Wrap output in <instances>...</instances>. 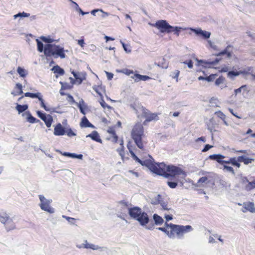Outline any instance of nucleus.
I'll list each match as a JSON object with an SVG mask.
<instances>
[{"mask_svg":"<svg viewBox=\"0 0 255 255\" xmlns=\"http://www.w3.org/2000/svg\"><path fill=\"white\" fill-rule=\"evenodd\" d=\"M198 63L199 64H210L211 65H215L218 63L219 61L221 60L220 58H216L214 60L211 61H208L204 60H198V59H196Z\"/></svg>","mask_w":255,"mask_h":255,"instance_id":"4be33fe9","label":"nucleus"},{"mask_svg":"<svg viewBox=\"0 0 255 255\" xmlns=\"http://www.w3.org/2000/svg\"><path fill=\"white\" fill-rule=\"evenodd\" d=\"M156 229L164 232L170 239H174L175 238L174 234H172L170 232H169L167 230V229L165 227H158V228H157Z\"/></svg>","mask_w":255,"mask_h":255,"instance_id":"bb28decb","label":"nucleus"},{"mask_svg":"<svg viewBox=\"0 0 255 255\" xmlns=\"http://www.w3.org/2000/svg\"><path fill=\"white\" fill-rule=\"evenodd\" d=\"M99 103L101 105V106L104 108H108V109H112V108L110 106L107 104L105 101L104 100L103 97L100 98V100L99 101Z\"/></svg>","mask_w":255,"mask_h":255,"instance_id":"37998d69","label":"nucleus"},{"mask_svg":"<svg viewBox=\"0 0 255 255\" xmlns=\"http://www.w3.org/2000/svg\"><path fill=\"white\" fill-rule=\"evenodd\" d=\"M28 108L27 105H21L17 104L16 106V109L18 111V113H22L25 111Z\"/></svg>","mask_w":255,"mask_h":255,"instance_id":"c85d7f7f","label":"nucleus"},{"mask_svg":"<svg viewBox=\"0 0 255 255\" xmlns=\"http://www.w3.org/2000/svg\"><path fill=\"white\" fill-rule=\"evenodd\" d=\"M93 89L100 96L101 98L103 97L101 92L100 91V90H103V87H102V86H94L93 87Z\"/></svg>","mask_w":255,"mask_h":255,"instance_id":"09e8293b","label":"nucleus"},{"mask_svg":"<svg viewBox=\"0 0 255 255\" xmlns=\"http://www.w3.org/2000/svg\"><path fill=\"white\" fill-rule=\"evenodd\" d=\"M152 217L154 224L156 226L161 225L164 222L163 218L157 214H154Z\"/></svg>","mask_w":255,"mask_h":255,"instance_id":"b1692460","label":"nucleus"},{"mask_svg":"<svg viewBox=\"0 0 255 255\" xmlns=\"http://www.w3.org/2000/svg\"><path fill=\"white\" fill-rule=\"evenodd\" d=\"M142 116L146 118L145 122H150L153 120H158L157 115L155 113H151L147 109L143 107H141Z\"/></svg>","mask_w":255,"mask_h":255,"instance_id":"f8f14e48","label":"nucleus"},{"mask_svg":"<svg viewBox=\"0 0 255 255\" xmlns=\"http://www.w3.org/2000/svg\"><path fill=\"white\" fill-rule=\"evenodd\" d=\"M90 123L88 119L84 116L81 119L80 126L81 128H88Z\"/></svg>","mask_w":255,"mask_h":255,"instance_id":"cd10ccee","label":"nucleus"},{"mask_svg":"<svg viewBox=\"0 0 255 255\" xmlns=\"http://www.w3.org/2000/svg\"><path fill=\"white\" fill-rule=\"evenodd\" d=\"M130 77L134 80L135 82H138L140 81H145L151 79V78L147 75H142L138 73H135L133 75L131 76Z\"/></svg>","mask_w":255,"mask_h":255,"instance_id":"f3484780","label":"nucleus"},{"mask_svg":"<svg viewBox=\"0 0 255 255\" xmlns=\"http://www.w3.org/2000/svg\"><path fill=\"white\" fill-rule=\"evenodd\" d=\"M51 70L56 74L55 77L56 78H58L59 76H62L65 74L64 70L58 65L54 66Z\"/></svg>","mask_w":255,"mask_h":255,"instance_id":"6ab92c4d","label":"nucleus"},{"mask_svg":"<svg viewBox=\"0 0 255 255\" xmlns=\"http://www.w3.org/2000/svg\"><path fill=\"white\" fill-rule=\"evenodd\" d=\"M243 90L244 91H247V86L246 85H243L242 86H241L240 88L236 89L234 90V92L237 95L238 94L240 93Z\"/></svg>","mask_w":255,"mask_h":255,"instance_id":"79ce46f5","label":"nucleus"},{"mask_svg":"<svg viewBox=\"0 0 255 255\" xmlns=\"http://www.w3.org/2000/svg\"><path fill=\"white\" fill-rule=\"evenodd\" d=\"M182 63L184 64H187L189 68H192L193 67V62L192 60L185 61Z\"/></svg>","mask_w":255,"mask_h":255,"instance_id":"13d9d810","label":"nucleus"},{"mask_svg":"<svg viewBox=\"0 0 255 255\" xmlns=\"http://www.w3.org/2000/svg\"><path fill=\"white\" fill-rule=\"evenodd\" d=\"M15 90V91L12 92V94H13L14 96L20 95L23 93L22 87L21 84L20 83H17L16 84Z\"/></svg>","mask_w":255,"mask_h":255,"instance_id":"a878e982","label":"nucleus"},{"mask_svg":"<svg viewBox=\"0 0 255 255\" xmlns=\"http://www.w3.org/2000/svg\"><path fill=\"white\" fill-rule=\"evenodd\" d=\"M40 38L41 40L47 44H51L53 42L55 41V40L50 38L49 36L46 37L44 36H41Z\"/></svg>","mask_w":255,"mask_h":255,"instance_id":"4c0bfd02","label":"nucleus"},{"mask_svg":"<svg viewBox=\"0 0 255 255\" xmlns=\"http://www.w3.org/2000/svg\"><path fill=\"white\" fill-rule=\"evenodd\" d=\"M223 170H226L228 172H231L233 175L235 174V172L234 169H233V168L232 167H231L230 166H228V165H224V166H223Z\"/></svg>","mask_w":255,"mask_h":255,"instance_id":"de8ad7c7","label":"nucleus"},{"mask_svg":"<svg viewBox=\"0 0 255 255\" xmlns=\"http://www.w3.org/2000/svg\"><path fill=\"white\" fill-rule=\"evenodd\" d=\"M189 29L194 32L196 36H200L204 39H207L211 36V32L202 30L201 28L190 27Z\"/></svg>","mask_w":255,"mask_h":255,"instance_id":"9b49d317","label":"nucleus"},{"mask_svg":"<svg viewBox=\"0 0 255 255\" xmlns=\"http://www.w3.org/2000/svg\"><path fill=\"white\" fill-rule=\"evenodd\" d=\"M216 76V74H211L209 76L206 77V81L208 82H212L214 80Z\"/></svg>","mask_w":255,"mask_h":255,"instance_id":"864d4df0","label":"nucleus"},{"mask_svg":"<svg viewBox=\"0 0 255 255\" xmlns=\"http://www.w3.org/2000/svg\"><path fill=\"white\" fill-rule=\"evenodd\" d=\"M33 99H37L40 102V106L42 108H43L45 111L47 112L50 111V109L48 108L45 104L42 96L40 93H33Z\"/></svg>","mask_w":255,"mask_h":255,"instance_id":"ddd939ff","label":"nucleus"},{"mask_svg":"<svg viewBox=\"0 0 255 255\" xmlns=\"http://www.w3.org/2000/svg\"><path fill=\"white\" fill-rule=\"evenodd\" d=\"M232 47L231 45H228L224 50L221 52L215 54L217 56L226 55L227 57L230 58L232 57V50H230V48Z\"/></svg>","mask_w":255,"mask_h":255,"instance_id":"4468645a","label":"nucleus"},{"mask_svg":"<svg viewBox=\"0 0 255 255\" xmlns=\"http://www.w3.org/2000/svg\"><path fill=\"white\" fill-rule=\"evenodd\" d=\"M215 114L222 120H224V119H226V115L220 111L216 112Z\"/></svg>","mask_w":255,"mask_h":255,"instance_id":"603ef678","label":"nucleus"},{"mask_svg":"<svg viewBox=\"0 0 255 255\" xmlns=\"http://www.w3.org/2000/svg\"><path fill=\"white\" fill-rule=\"evenodd\" d=\"M89 249H92L93 250H101V251H104L106 248L104 247H99L97 245L91 244Z\"/></svg>","mask_w":255,"mask_h":255,"instance_id":"49530a36","label":"nucleus"},{"mask_svg":"<svg viewBox=\"0 0 255 255\" xmlns=\"http://www.w3.org/2000/svg\"><path fill=\"white\" fill-rule=\"evenodd\" d=\"M238 160L243 162L246 165H248L249 163H252L254 161V159L248 157L245 155H241L238 156Z\"/></svg>","mask_w":255,"mask_h":255,"instance_id":"5701e85b","label":"nucleus"},{"mask_svg":"<svg viewBox=\"0 0 255 255\" xmlns=\"http://www.w3.org/2000/svg\"><path fill=\"white\" fill-rule=\"evenodd\" d=\"M37 46V50L40 52H43L44 55L47 58L53 57L54 58L60 57L64 59L66 57L65 52H68V51L65 50L64 48L59 45L55 44H46L45 45L42 41L38 39H36Z\"/></svg>","mask_w":255,"mask_h":255,"instance_id":"f03ea898","label":"nucleus"},{"mask_svg":"<svg viewBox=\"0 0 255 255\" xmlns=\"http://www.w3.org/2000/svg\"><path fill=\"white\" fill-rule=\"evenodd\" d=\"M22 116L26 122L32 123V115L30 112H25L22 114Z\"/></svg>","mask_w":255,"mask_h":255,"instance_id":"c756f323","label":"nucleus"},{"mask_svg":"<svg viewBox=\"0 0 255 255\" xmlns=\"http://www.w3.org/2000/svg\"><path fill=\"white\" fill-rule=\"evenodd\" d=\"M239 75V71H235L234 70L228 71L227 73L228 77L231 79H233L235 77Z\"/></svg>","mask_w":255,"mask_h":255,"instance_id":"473e14b6","label":"nucleus"},{"mask_svg":"<svg viewBox=\"0 0 255 255\" xmlns=\"http://www.w3.org/2000/svg\"><path fill=\"white\" fill-rule=\"evenodd\" d=\"M130 142L128 143L127 144V147L129 150V152H130L131 157L132 158L137 162L139 163L142 166H145L147 167L150 171H151L152 168H153V166L154 165V162L152 161L150 159H146L145 160H141L134 153V152L132 151L131 148L129 146Z\"/></svg>","mask_w":255,"mask_h":255,"instance_id":"0eeeda50","label":"nucleus"},{"mask_svg":"<svg viewBox=\"0 0 255 255\" xmlns=\"http://www.w3.org/2000/svg\"><path fill=\"white\" fill-rule=\"evenodd\" d=\"M107 132L111 134L112 135V136H114V135L116 134L115 130L114 129V128H112V127L109 128H108V129L107 130Z\"/></svg>","mask_w":255,"mask_h":255,"instance_id":"338daca9","label":"nucleus"},{"mask_svg":"<svg viewBox=\"0 0 255 255\" xmlns=\"http://www.w3.org/2000/svg\"><path fill=\"white\" fill-rule=\"evenodd\" d=\"M144 135L143 126L140 124H136L131 130V136L136 145L141 149L144 147L142 142Z\"/></svg>","mask_w":255,"mask_h":255,"instance_id":"20e7f679","label":"nucleus"},{"mask_svg":"<svg viewBox=\"0 0 255 255\" xmlns=\"http://www.w3.org/2000/svg\"><path fill=\"white\" fill-rule=\"evenodd\" d=\"M254 188H255V179L251 182H249L245 187V189L247 191H251Z\"/></svg>","mask_w":255,"mask_h":255,"instance_id":"2f4dec72","label":"nucleus"},{"mask_svg":"<svg viewBox=\"0 0 255 255\" xmlns=\"http://www.w3.org/2000/svg\"><path fill=\"white\" fill-rule=\"evenodd\" d=\"M72 74L78 83V85L81 84L83 80L85 79V74L83 73H79L75 72L74 71H72Z\"/></svg>","mask_w":255,"mask_h":255,"instance_id":"dca6fc26","label":"nucleus"},{"mask_svg":"<svg viewBox=\"0 0 255 255\" xmlns=\"http://www.w3.org/2000/svg\"><path fill=\"white\" fill-rule=\"evenodd\" d=\"M225 78L223 76H220L217 78L215 81V85L219 86L220 84L222 83Z\"/></svg>","mask_w":255,"mask_h":255,"instance_id":"5fc2aeb1","label":"nucleus"},{"mask_svg":"<svg viewBox=\"0 0 255 255\" xmlns=\"http://www.w3.org/2000/svg\"><path fill=\"white\" fill-rule=\"evenodd\" d=\"M161 199V196L160 194H158L156 196L153 198L151 200V203L152 205H157L160 203Z\"/></svg>","mask_w":255,"mask_h":255,"instance_id":"72a5a7b5","label":"nucleus"},{"mask_svg":"<svg viewBox=\"0 0 255 255\" xmlns=\"http://www.w3.org/2000/svg\"><path fill=\"white\" fill-rule=\"evenodd\" d=\"M121 43L122 45V46L125 51V52L127 53H129L131 52V49L129 46L125 43L124 42H123L122 40H121Z\"/></svg>","mask_w":255,"mask_h":255,"instance_id":"c03bdc74","label":"nucleus"},{"mask_svg":"<svg viewBox=\"0 0 255 255\" xmlns=\"http://www.w3.org/2000/svg\"><path fill=\"white\" fill-rule=\"evenodd\" d=\"M213 147V146L209 144H207L205 145L204 147L202 150V152H206V151H208L210 149L212 148Z\"/></svg>","mask_w":255,"mask_h":255,"instance_id":"e2e57ef3","label":"nucleus"},{"mask_svg":"<svg viewBox=\"0 0 255 255\" xmlns=\"http://www.w3.org/2000/svg\"><path fill=\"white\" fill-rule=\"evenodd\" d=\"M225 158V156L221 154H214L212 155H210L209 156V158L216 161L220 164H222V161L224 158Z\"/></svg>","mask_w":255,"mask_h":255,"instance_id":"aec40b11","label":"nucleus"},{"mask_svg":"<svg viewBox=\"0 0 255 255\" xmlns=\"http://www.w3.org/2000/svg\"><path fill=\"white\" fill-rule=\"evenodd\" d=\"M38 196L40 201L39 206L41 209L50 214L54 213L55 209L50 206L52 200L46 199L43 195H39Z\"/></svg>","mask_w":255,"mask_h":255,"instance_id":"6e6552de","label":"nucleus"},{"mask_svg":"<svg viewBox=\"0 0 255 255\" xmlns=\"http://www.w3.org/2000/svg\"><path fill=\"white\" fill-rule=\"evenodd\" d=\"M122 72L123 73H124L125 74H126V75H128L129 76L130 74H133V71L131 70H129V69H123Z\"/></svg>","mask_w":255,"mask_h":255,"instance_id":"0e129e2a","label":"nucleus"},{"mask_svg":"<svg viewBox=\"0 0 255 255\" xmlns=\"http://www.w3.org/2000/svg\"><path fill=\"white\" fill-rule=\"evenodd\" d=\"M53 133L56 136L66 134L70 137L76 135V133L70 127H63L60 123H58L55 126Z\"/></svg>","mask_w":255,"mask_h":255,"instance_id":"423d86ee","label":"nucleus"},{"mask_svg":"<svg viewBox=\"0 0 255 255\" xmlns=\"http://www.w3.org/2000/svg\"><path fill=\"white\" fill-rule=\"evenodd\" d=\"M86 137H90L93 140L101 143L102 142V140L100 138L99 133L96 130L92 131L91 133L86 135Z\"/></svg>","mask_w":255,"mask_h":255,"instance_id":"a211bd4d","label":"nucleus"},{"mask_svg":"<svg viewBox=\"0 0 255 255\" xmlns=\"http://www.w3.org/2000/svg\"><path fill=\"white\" fill-rule=\"evenodd\" d=\"M36 113L38 117L44 121L46 127L50 128L53 121L52 117L50 115L46 114L41 111H37Z\"/></svg>","mask_w":255,"mask_h":255,"instance_id":"9d476101","label":"nucleus"},{"mask_svg":"<svg viewBox=\"0 0 255 255\" xmlns=\"http://www.w3.org/2000/svg\"><path fill=\"white\" fill-rule=\"evenodd\" d=\"M128 210L129 217L132 219L137 221L140 226L144 227L150 222L148 214L143 211L141 208L138 206H131L128 207Z\"/></svg>","mask_w":255,"mask_h":255,"instance_id":"7ed1b4c3","label":"nucleus"},{"mask_svg":"<svg viewBox=\"0 0 255 255\" xmlns=\"http://www.w3.org/2000/svg\"><path fill=\"white\" fill-rule=\"evenodd\" d=\"M59 83L61 85V90H70L73 88L72 85H70L67 82L60 81Z\"/></svg>","mask_w":255,"mask_h":255,"instance_id":"e433bc0d","label":"nucleus"},{"mask_svg":"<svg viewBox=\"0 0 255 255\" xmlns=\"http://www.w3.org/2000/svg\"><path fill=\"white\" fill-rule=\"evenodd\" d=\"M5 228L7 231L12 230L15 228V225L12 219L9 218L4 225Z\"/></svg>","mask_w":255,"mask_h":255,"instance_id":"412c9836","label":"nucleus"},{"mask_svg":"<svg viewBox=\"0 0 255 255\" xmlns=\"http://www.w3.org/2000/svg\"><path fill=\"white\" fill-rule=\"evenodd\" d=\"M247 34L248 35L252 38L254 41H255V33H252L251 31H247Z\"/></svg>","mask_w":255,"mask_h":255,"instance_id":"774afa93","label":"nucleus"},{"mask_svg":"<svg viewBox=\"0 0 255 255\" xmlns=\"http://www.w3.org/2000/svg\"><path fill=\"white\" fill-rule=\"evenodd\" d=\"M62 218L65 219L71 225H75L76 219L65 215H62Z\"/></svg>","mask_w":255,"mask_h":255,"instance_id":"a18cd8bd","label":"nucleus"},{"mask_svg":"<svg viewBox=\"0 0 255 255\" xmlns=\"http://www.w3.org/2000/svg\"><path fill=\"white\" fill-rule=\"evenodd\" d=\"M119 204L126 207L128 208V207H129V206L130 205V207H131V204L130 203H129L128 202L126 201L125 200H122L119 202Z\"/></svg>","mask_w":255,"mask_h":255,"instance_id":"bf43d9fd","label":"nucleus"},{"mask_svg":"<svg viewBox=\"0 0 255 255\" xmlns=\"http://www.w3.org/2000/svg\"><path fill=\"white\" fill-rule=\"evenodd\" d=\"M182 29V28L181 27H179V26H172V28H169V30H170L169 33L174 32L175 34L178 36L179 35V33L181 31V30Z\"/></svg>","mask_w":255,"mask_h":255,"instance_id":"7c9ffc66","label":"nucleus"},{"mask_svg":"<svg viewBox=\"0 0 255 255\" xmlns=\"http://www.w3.org/2000/svg\"><path fill=\"white\" fill-rule=\"evenodd\" d=\"M83 155L82 154H77L75 153H71L69 152L68 154V157L71 158H77L79 159H83Z\"/></svg>","mask_w":255,"mask_h":255,"instance_id":"ea45409f","label":"nucleus"},{"mask_svg":"<svg viewBox=\"0 0 255 255\" xmlns=\"http://www.w3.org/2000/svg\"><path fill=\"white\" fill-rule=\"evenodd\" d=\"M29 15H30L29 14H28L27 13L23 12L22 13L19 12V13H17V14L14 15V17L15 18H16L17 17H27Z\"/></svg>","mask_w":255,"mask_h":255,"instance_id":"4d7b16f0","label":"nucleus"},{"mask_svg":"<svg viewBox=\"0 0 255 255\" xmlns=\"http://www.w3.org/2000/svg\"><path fill=\"white\" fill-rule=\"evenodd\" d=\"M79 109L80 112L83 115L86 114L85 110L87 108V106H79L78 107Z\"/></svg>","mask_w":255,"mask_h":255,"instance_id":"69168bd1","label":"nucleus"},{"mask_svg":"<svg viewBox=\"0 0 255 255\" xmlns=\"http://www.w3.org/2000/svg\"><path fill=\"white\" fill-rule=\"evenodd\" d=\"M154 223L153 224L152 222H151V223H149L144 227H145V229L152 231L154 229Z\"/></svg>","mask_w":255,"mask_h":255,"instance_id":"6e6d98bb","label":"nucleus"},{"mask_svg":"<svg viewBox=\"0 0 255 255\" xmlns=\"http://www.w3.org/2000/svg\"><path fill=\"white\" fill-rule=\"evenodd\" d=\"M10 217L6 213H3L0 214V222L4 225V224L6 222L7 220Z\"/></svg>","mask_w":255,"mask_h":255,"instance_id":"c9c22d12","label":"nucleus"},{"mask_svg":"<svg viewBox=\"0 0 255 255\" xmlns=\"http://www.w3.org/2000/svg\"><path fill=\"white\" fill-rule=\"evenodd\" d=\"M218 124L216 123L214 118L210 119L209 122L207 125V128L212 133V137H213V132L216 131L215 129Z\"/></svg>","mask_w":255,"mask_h":255,"instance_id":"2eb2a0df","label":"nucleus"},{"mask_svg":"<svg viewBox=\"0 0 255 255\" xmlns=\"http://www.w3.org/2000/svg\"><path fill=\"white\" fill-rule=\"evenodd\" d=\"M164 225L167 228H170V232L172 234H176L178 239L182 238L184 234L190 232L193 230V228L190 225H176L172 223H168L167 222Z\"/></svg>","mask_w":255,"mask_h":255,"instance_id":"39448f33","label":"nucleus"},{"mask_svg":"<svg viewBox=\"0 0 255 255\" xmlns=\"http://www.w3.org/2000/svg\"><path fill=\"white\" fill-rule=\"evenodd\" d=\"M219 184L223 187H224L227 189H230L231 186V184L230 183L222 179L220 180Z\"/></svg>","mask_w":255,"mask_h":255,"instance_id":"f704fd0d","label":"nucleus"},{"mask_svg":"<svg viewBox=\"0 0 255 255\" xmlns=\"http://www.w3.org/2000/svg\"><path fill=\"white\" fill-rule=\"evenodd\" d=\"M67 100L69 102H70L72 104H75L76 103V101L74 99L73 96L70 94H67Z\"/></svg>","mask_w":255,"mask_h":255,"instance_id":"052dcab7","label":"nucleus"},{"mask_svg":"<svg viewBox=\"0 0 255 255\" xmlns=\"http://www.w3.org/2000/svg\"><path fill=\"white\" fill-rule=\"evenodd\" d=\"M208 180V178L207 176H203L201 177L198 181L197 183L196 184V186L200 187V183H205Z\"/></svg>","mask_w":255,"mask_h":255,"instance_id":"8fccbe9b","label":"nucleus"},{"mask_svg":"<svg viewBox=\"0 0 255 255\" xmlns=\"http://www.w3.org/2000/svg\"><path fill=\"white\" fill-rule=\"evenodd\" d=\"M244 208L246 210L251 213H255V207L253 202H249L247 203H244Z\"/></svg>","mask_w":255,"mask_h":255,"instance_id":"393cba45","label":"nucleus"},{"mask_svg":"<svg viewBox=\"0 0 255 255\" xmlns=\"http://www.w3.org/2000/svg\"><path fill=\"white\" fill-rule=\"evenodd\" d=\"M167 184L170 188L174 189L177 186L178 181L176 180H169L167 182Z\"/></svg>","mask_w":255,"mask_h":255,"instance_id":"58836bf2","label":"nucleus"},{"mask_svg":"<svg viewBox=\"0 0 255 255\" xmlns=\"http://www.w3.org/2000/svg\"><path fill=\"white\" fill-rule=\"evenodd\" d=\"M162 207V209L166 211H171V212H173V210L171 208H169L167 206V204L164 202L162 200H161L160 203H159Z\"/></svg>","mask_w":255,"mask_h":255,"instance_id":"a19ab883","label":"nucleus"},{"mask_svg":"<svg viewBox=\"0 0 255 255\" xmlns=\"http://www.w3.org/2000/svg\"><path fill=\"white\" fill-rule=\"evenodd\" d=\"M152 26L157 28L162 33H169V28H172L166 20H158L155 23L151 24Z\"/></svg>","mask_w":255,"mask_h":255,"instance_id":"1a4fd4ad","label":"nucleus"},{"mask_svg":"<svg viewBox=\"0 0 255 255\" xmlns=\"http://www.w3.org/2000/svg\"><path fill=\"white\" fill-rule=\"evenodd\" d=\"M152 173L158 175L162 176L166 178H171L174 179L177 175H181V179L179 180L182 186L183 185V179L186 176V172L181 168L173 165H166L165 163H155L153 168L151 171Z\"/></svg>","mask_w":255,"mask_h":255,"instance_id":"f257e3e1","label":"nucleus"},{"mask_svg":"<svg viewBox=\"0 0 255 255\" xmlns=\"http://www.w3.org/2000/svg\"><path fill=\"white\" fill-rule=\"evenodd\" d=\"M238 161H239L238 157H234L230 158V164H232L233 166H235V165H236V164Z\"/></svg>","mask_w":255,"mask_h":255,"instance_id":"680f3d73","label":"nucleus"},{"mask_svg":"<svg viewBox=\"0 0 255 255\" xmlns=\"http://www.w3.org/2000/svg\"><path fill=\"white\" fill-rule=\"evenodd\" d=\"M17 71L18 73L19 74V75L21 77H24L25 76L26 71L24 69L21 68L20 67H18L17 68Z\"/></svg>","mask_w":255,"mask_h":255,"instance_id":"3c124183","label":"nucleus"}]
</instances>
